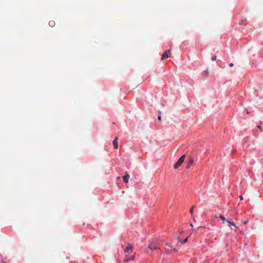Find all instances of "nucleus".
I'll use <instances>...</instances> for the list:
<instances>
[{"mask_svg": "<svg viewBox=\"0 0 263 263\" xmlns=\"http://www.w3.org/2000/svg\"><path fill=\"white\" fill-rule=\"evenodd\" d=\"M113 145L115 148H118V138L116 137L114 139L113 141Z\"/></svg>", "mask_w": 263, "mask_h": 263, "instance_id": "obj_8", "label": "nucleus"}, {"mask_svg": "<svg viewBox=\"0 0 263 263\" xmlns=\"http://www.w3.org/2000/svg\"><path fill=\"white\" fill-rule=\"evenodd\" d=\"M185 155H183L181 156L178 161L174 165V169L178 168L182 164L185 159Z\"/></svg>", "mask_w": 263, "mask_h": 263, "instance_id": "obj_1", "label": "nucleus"}, {"mask_svg": "<svg viewBox=\"0 0 263 263\" xmlns=\"http://www.w3.org/2000/svg\"><path fill=\"white\" fill-rule=\"evenodd\" d=\"M166 245H167L168 247H170L171 248H172V246L171 245L168 244V243H166Z\"/></svg>", "mask_w": 263, "mask_h": 263, "instance_id": "obj_19", "label": "nucleus"}, {"mask_svg": "<svg viewBox=\"0 0 263 263\" xmlns=\"http://www.w3.org/2000/svg\"><path fill=\"white\" fill-rule=\"evenodd\" d=\"M190 225L191 226V227H192V228L193 227V225L192 223H190Z\"/></svg>", "mask_w": 263, "mask_h": 263, "instance_id": "obj_21", "label": "nucleus"}, {"mask_svg": "<svg viewBox=\"0 0 263 263\" xmlns=\"http://www.w3.org/2000/svg\"><path fill=\"white\" fill-rule=\"evenodd\" d=\"M133 247L130 244H128L126 248L124 250L125 252L131 253L133 251Z\"/></svg>", "mask_w": 263, "mask_h": 263, "instance_id": "obj_3", "label": "nucleus"}, {"mask_svg": "<svg viewBox=\"0 0 263 263\" xmlns=\"http://www.w3.org/2000/svg\"><path fill=\"white\" fill-rule=\"evenodd\" d=\"M190 212L192 214H193V207H192L191 209H190Z\"/></svg>", "mask_w": 263, "mask_h": 263, "instance_id": "obj_14", "label": "nucleus"}, {"mask_svg": "<svg viewBox=\"0 0 263 263\" xmlns=\"http://www.w3.org/2000/svg\"><path fill=\"white\" fill-rule=\"evenodd\" d=\"M219 217L220 219L222 220V222L223 223H224L225 222H227V221L228 220V219H226L221 214H218V215H216L215 216V217L217 218V217Z\"/></svg>", "mask_w": 263, "mask_h": 263, "instance_id": "obj_7", "label": "nucleus"}, {"mask_svg": "<svg viewBox=\"0 0 263 263\" xmlns=\"http://www.w3.org/2000/svg\"><path fill=\"white\" fill-rule=\"evenodd\" d=\"M230 67H232L233 66V64L232 63H231L230 64Z\"/></svg>", "mask_w": 263, "mask_h": 263, "instance_id": "obj_20", "label": "nucleus"}, {"mask_svg": "<svg viewBox=\"0 0 263 263\" xmlns=\"http://www.w3.org/2000/svg\"><path fill=\"white\" fill-rule=\"evenodd\" d=\"M125 176L123 177V180L125 183H127L128 182V180L130 178V176L126 172H125Z\"/></svg>", "mask_w": 263, "mask_h": 263, "instance_id": "obj_4", "label": "nucleus"}, {"mask_svg": "<svg viewBox=\"0 0 263 263\" xmlns=\"http://www.w3.org/2000/svg\"><path fill=\"white\" fill-rule=\"evenodd\" d=\"M130 260V258H126V259L124 260V262H125V263H127V262H128V261H129Z\"/></svg>", "mask_w": 263, "mask_h": 263, "instance_id": "obj_11", "label": "nucleus"}, {"mask_svg": "<svg viewBox=\"0 0 263 263\" xmlns=\"http://www.w3.org/2000/svg\"><path fill=\"white\" fill-rule=\"evenodd\" d=\"M134 258H135V257H134V256H133V257H132L130 258V260H134Z\"/></svg>", "mask_w": 263, "mask_h": 263, "instance_id": "obj_22", "label": "nucleus"}, {"mask_svg": "<svg viewBox=\"0 0 263 263\" xmlns=\"http://www.w3.org/2000/svg\"><path fill=\"white\" fill-rule=\"evenodd\" d=\"M217 59V57L216 55H214L212 57V61H215Z\"/></svg>", "mask_w": 263, "mask_h": 263, "instance_id": "obj_12", "label": "nucleus"}, {"mask_svg": "<svg viewBox=\"0 0 263 263\" xmlns=\"http://www.w3.org/2000/svg\"><path fill=\"white\" fill-rule=\"evenodd\" d=\"M187 240H188V237H187V238H185V239L183 240L182 243H185V242H186L187 241Z\"/></svg>", "mask_w": 263, "mask_h": 263, "instance_id": "obj_13", "label": "nucleus"}, {"mask_svg": "<svg viewBox=\"0 0 263 263\" xmlns=\"http://www.w3.org/2000/svg\"><path fill=\"white\" fill-rule=\"evenodd\" d=\"M148 248L152 251L156 250L159 249L156 246L155 243H151L148 246Z\"/></svg>", "mask_w": 263, "mask_h": 263, "instance_id": "obj_5", "label": "nucleus"}, {"mask_svg": "<svg viewBox=\"0 0 263 263\" xmlns=\"http://www.w3.org/2000/svg\"><path fill=\"white\" fill-rule=\"evenodd\" d=\"M158 120H159V121H161V116H158Z\"/></svg>", "mask_w": 263, "mask_h": 263, "instance_id": "obj_17", "label": "nucleus"}, {"mask_svg": "<svg viewBox=\"0 0 263 263\" xmlns=\"http://www.w3.org/2000/svg\"><path fill=\"white\" fill-rule=\"evenodd\" d=\"M193 162H194V159L192 158H190L186 164V167L190 168L192 165Z\"/></svg>", "mask_w": 263, "mask_h": 263, "instance_id": "obj_6", "label": "nucleus"}, {"mask_svg": "<svg viewBox=\"0 0 263 263\" xmlns=\"http://www.w3.org/2000/svg\"><path fill=\"white\" fill-rule=\"evenodd\" d=\"M239 198H240V199L241 200H243V197L242 195H240L239 196Z\"/></svg>", "mask_w": 263, "mask_h": 263, "instance_id": "obj_15", "label": "nucleus"}, {"mask_svg": "<svg viewBox=\"0 0 263 263\" xmlns=\"http://www.w3.org/2000/svg\"><path fill=\"white\" fill-rule=\"evenodd\" d=\"M55 25V23L54 21H50L49 22V25L52 27H54Z\"/></svg>", "mask_w": 263, "mask_h": 263, "instance_id": "obj_9", "label": "nucleus"}, {"mask_svg": "<svg viewBox=\"0 0 263 263\" xmlns=\"http://www.w3.org/2000/svg\"><path fill=\"white\" fill-rule=\"evenodd\" d=\"M242 222H243V223L244 224H246L247 223H248V221H243Z\"/></svg>", "mask_w": 263, "mask_h": 263, "instance_id": "obj_18", "label": "nucleus"}, {"mask_svg": "<svg viewBox=\"0 0 263 263\" xmlns=\"http://www.w3.org/2000/svg\"><path fill=\"white\" fill-rule=\"evenodd\" d=\"M257 128L260 130L261 131L262 129H261V126L260 125H258L257 126Z\"/></svg>", "mask_w": 263, "mask_h": 263, "instance_id": "obj_16", "label": "nucleus"}, {"mask_svg": "<svg viewBox=\"0 0 263 263\" xmlns=\"http://www.w3.org/2000/svg\"><path fill=\"white\" fill-rule=\"evenodd\" d=\"M171 55V49L166 50L162 55L161 59L164 60L170 57Z\"/></svg>", "mask_w": 263, "mask_h": 263, "instance_id": "obj_2", "label": "nucleus"}, {"mask_svg": "<svg viewBox=\"0 0 263 263\" xmlns=\"http://www.w3.org/2000/svg\"><path fill=\"white\" fill-rule=\"evenodd\" d=\"M227 222L228 223L229 226H235L234 223L233 221H230V220H228L227 221Z\"/></svg>", "mask_w": 263, "mask_h": 263, "instance_id": "obj_10", "label": "nucleus"}]
</instances>
